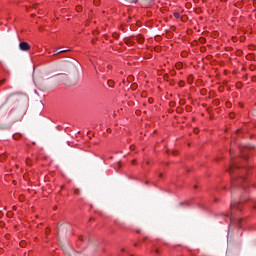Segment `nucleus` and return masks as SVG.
<instances>
[{"label": "nucleus", "instance_id": "obj_1", "mask_svg": "<svg viewBox=\"0 0 256 256\" xmlns=\"http://www.w3.org/2000/svg\"><path fill=\"white\" fill-rule=\"evenodd\" d=\"M230 209L232 211L230 216V221L233 223V210L237 209L238 211H241L240 203L239 202H232L230 205Z\"/></svg>", "mask_w": 256, "mask_h": 256}, {"label": "nucleus", "instance_id": "obj_2", "mask_svg": "<svg viewBox=\"0 0 256 256\" xmlns=\"http://www.w3.org/2000/svg\"><path fill=\"white\" fill-rule=\"evenodd\" d=\"M19 47L21 51H29L31 49V46L27 42H21Z\"/></svg>", "mask_w": 256, "mask_h": 256}, {"label": "nucleus", "instance_id": "obj_3", "mask_svg": "<svg viewBox=\"0 0 256 256\" xmlns=\"http://www.w3.org/2000/svg\"><path fill=\"white\" fill-rule=\"evenodd\" d=\"M68 50H55V55H59V53H67Z\"/></svg>", "mask_w": 256, "mask_h": 256}, {"label": "nucleus", "instance_id": "obj_4", "mask_svg": "<svg viewBox=\"0 0 256 256\" xmlns=\"http://www.w3.org/2000/svg\"><path fill=\"white\" fill-rule=\"evenodd\" d=\"M235 169V164L233 165H230V168H229V173L230 175H233V170Z\"/></svg>", "mask_w": 256, "mask_h": 256}, {"label": "nucleus", "instance_id": "obj_5", "mask_svg": "<svg viewBox=\"0 0 256 256\" xmlns=\"http://www.w3.org/2000/svg\"><path fill=\"white\" fill-rule=\"evenodd\" d=\"M174 17H175V19H179V17H181V15L179 14V12H175Z\"/></svg>", "mask_w": 256, "mask_h": 256}, {"label": "nucleus", "instance_id": "obj_6", "mask_svg": "<svg viewBox=\"0 0 256 256\" xmlns=\"http://www.w3.org/2000/svg\"><path fill=\"white\" fill-rule=\"evenodd\" d=\"M138 43L142 44L143 43V37L138 38Z\"/></svg>", "mask_w": 256, "mask_h": 256}, {"label": "nucleus", "instance_id": "obj_7", "mask_svg": "<svg viewBox=\"0 0 256 256\" xmlns=\"http://www.w3.org/2000/svg\"><path fill=\"white\" fill-rule=\"evenodd\" d=\"M238 223H239V227H240V228L243 227V226L241 225V219H238Z\"/></svg>", "mask_w": 256, "mask_h": 256}, {"label": "nucleus", "instance_id": "obj_8", "mask_svg": "<svg viewBox=\"0 0 256 256\" xmlns=\"http://www.w3.org/2000/svg\"><path fill=\"white\" fill-rule=\"evenodd\" d=\"M74 193H75L76 195H79V190H75Z\"/></svg>", "mask_w": 256, "mask_h": 256}, {"label": "nucleus", "instance_id": "obj_9", "mask_svg": "<svg viewBox=\"0 0 256 256\" xmlns=\"http://www.w3.org/2000/svg\"><path fill=\"white\" fill-rule=\"evenodd\" d=\"M108 85H109V87H112V86H111V82H108Z\"/></svg>", "mask_w": 256, "mask_h": 256}, {"label": "nucleus", "instance_id": "obj_10", "mask_svg": "<svg viewBox=\"0 0 256 256\" xmlns=\"http://www.w3.org/2000/svg\"><path fill=\"white\" fill-rule=\"evenodd\" d=\"M3 81H5V80H2V82H0V85L3 83Z\"/></svg>", "mask_w": 256, "mask_h": 256}, {"label": "nucleus", "instance_id": "obj_11", "mask_svg": "<svg viewBox=\"0 0 256 256\" xmlns=\"http://www.w3.org/2000/svg\"><path fill=\"white\" fill-rule=\"evenodd\" d=\"M242 181H245V178H242Z\"/></svg>", "mask_w": 256, "mask_h": 256}, {"label": "nucleus", "instance_id": "obj_12", "mask_svg": "<svg viewBox=\"0 0 256 256\" xmlns=\"http://www.w3.org/2000/svg\"><path fill=\"white\" fill-rule=\"evenodd\" d=\"M80 8H77V11H79Z\"/></svg>", "mask_w": 256, "mask_h": 256}]
</instances>
